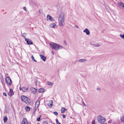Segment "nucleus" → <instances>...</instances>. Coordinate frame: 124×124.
<instances>
[{
  "mask_svg": "<svg viewBox=\"0 0 124 124\" xmlns=\"http://www.w3.org/2000/svg\"><path fill=\"white\" fill-rule=\"evenodd\" d=\"M50 46L52 49H54L56 51H58L59 49H63L62 46L53 42H51L49 43Z\"/></svg>",
  "mask_w": 124,
  "mask_h": 124,
  "instance_id": "f257e3e1",
  "label": "nucleus"
},
{
  "mask_svg": "<svg viewBox=\"0 0 124 124\" xmlns=\"http://www.w3.org/2000/svg\"><path fill=\"white\" fill-rule=\"evenodd\" d=\"M64 14L62 13L61 14L58 19L59 25L60 26H63L65 24Z\"/></svg>",
  "mask_w": 124,
  "mask_h": 124,
  "instance_id": "f03ea898",
  "label": "nucleus"
},
{
  "mask_svg": "<svg viewBox=\"0 0 124 124\" xmlns=\"http://www.w3.org/2000/svg\"><path fill=\"white\" fill-rule=\"evenodd\" d=\"M97 120L98 122L101 124H103L105 122V118L101 115L98 116Z\"/></svg>",
  "mask_w": 124,
  "mask_h": 124,
  "instance_id": "7ed1b4c3",
  "label": "nucleus"
},
{
  "mask_svg": "<svg viewBox=\"0 0 124 124\" xmlns=\"http://www.w3.org/2000/svg\"><path fill=\"white\" fill-rule=\"evenodd\" d=\"M21 99L22 101H23L26 104L29 103L30 100L26 96L24 95H22L21 96Z\"/></svg>",
  "mask_w": 124,
  "mask_h": 124,
  "instance_id": "20e7f679",
  "label": "nucleus"
},
{
  "mask_svg": "<svg viewBox=\"0 0 124 124\" xmlns=\"http://www.w3.org/2000/svg\"><path fill=\"white\" fill-rule=\"evenodd\" d=\"M6 82L9 85H10L11 84L12 81L10 78L8 77H7L6 78Z\"/></svg>",
  "mask_w": 124,
  "mask_h": 124,
  "instance_id": "39448f33",
  "label": "nucleus"
},
{
  "mask_svg": "<svg viewBox=\"0 0 124 124\" xmlns=\"http://www.w3.org/2000/svg\"><path fill=\"white\" fill-rule=\"evenodd\" d=\"M46 19L47 20V21L50 20L52 21H55L54 19L49 15H47Z\"/></svg>",
  "mask_w": 124,
  "mask_h": 124,
  "instance_id": "423d86ee",
  "label": "nucleus"
},
{
  "mask_svg": "<svg viewBox=\"0 0 124 124\" xmlns=\"http://www.w3.org/2000/svg\"><path fill=\"white\" fill-rule=\"evenodd\" d=\"M25 41L27 42L28 45H31L33 44V42L31 40L28 38H25Z\"/></svg>",
  "mask_w": 124,
  "mask_h": 124,
  "instance_id": "0eeeda50",
  "label": "nucleus"
},
{
  "mask_svg": "<svg viewBox=\"0 0 124 124\" xmlns=\"http://www.w3.org/2000/svg\"><path fill=\"white\" fill-rule=\"evenodd\" d=\"M19 89L20 90H21L23 92H26L28 89V88L24 87H22L21 88L20 87Z\"/></svg>",
  "mask_w": 124,
  "mask_h": 124,
  "instance_id": "6e6552de",
  "label": "nucleus"
},
{
  "mask_svg": "<svg viewBox=\"0 0 124 124\" xmlns=\"http://www.w3.org/2000/svg\"><path fill=\"white\" fill-rule=\"evenodd\" d=\"M14 93L13 92V90L12 89H10V91L9 92L8 95L9 96H12L14 94Z\"/></svg>",
  "mask_w": 124,
  "mask_h": 124,
  "instance_id": "1a4fd4ad",
  "label": "nucleus"
},
{
  "mask_svg": "<svg viewBox=\"0 0 124 124\" xmlns=\"http://www.w3.org/2000/svg\"><path fill=\"white\" fill-rule=\"evenodd\" d=\"M84 32L86 33V34L89 35L90 34V32L88 29L87 28H85L83 31Z\"/></svg>",
  "mask_w": 124,
  "mask_h": 124,
  "instance_id": "9d476101",
  "label": "nucleus"
},
{
  "mask_svg": "<svg viewBox=\"0 0 124 124\" xmlns=\"http://www.w3.org/2000/svg\"><path fill=\"white\" fill-rule=\"evenodd\" d=\"M31 91L32 92L34 93H35L37 91V90L34 88H32L31 89Z\"/></svg>",
  "mask_w": 124,
  "mask_h": 124,
  "instance_id": "9b49d317",
  "label": "nucleus"
},
{
  "mask_svg": "<svg viewBox=\"0 0 124 124\" xmlns=\"http://www.w3.org/2000/svg\"><path fill=\"white\" fill-rule=\"evenodd\" d=\"M40 56L41 59L43 61H46V57L44 55L42 54H41L40 55Z\"/></svg>",
  "mask_w": 124,
  "mask_h": 124,
  "instance_id": "f8f14e48",
  "label": "nucleus"
},
{
  "mask_svg": "<svg viewBox=\"0 0 124 124\" xmlns=\"http://www.w3.org/2000/svg\"><path fill=\"white\" fill-rule=\"evenodd\" d=\"M40 101L39 100H37L36 102L35 107L37 108H38L40 104Z\"/></svg>",
  "mask_w": 124,
  "mask_h": 124,
  "instance_id": "ddd939ff",
  "label": "nucleus"
},
{
  "mask_svg": "<svg viewBox=\"0 0 124 124\" xmlns=\"http://www.w3.org/2000/svg\"><path fill=\"white\" fill-rule=\"evenodd\" d=\"M27 121L26 119L25 118H23L22 120V124H25V122H27Z\"/></svg>",
  "mask_w": 124,
  "mask_h": 124,
  "instance_id": "4468645a",
  "label": "nucleus"
},
{
  "mask_svg": "<svg viewBox=\"0 0 124 124\" xmlns=\"http://www.w3.org/2000/svg\"><path fill=\"white\" fill-rule=\"evenodd\" d=\"M87 61V60L86 59H82L78 60V61L79 62H81L86 61Z\"/></svg>",
  "mask_w": 124,
  "mask_h": 124,
  "instance_id": "2eb2a0df",
  "label": "nucleus"
},
{
  "mask_svg": "<svg viewBox=\"0 0 124 124\" xmlns=\"http://www.w3.org/2000/svg\"><path fill=\"white\" fill-rule=\"evenodd\" d=\"M67 110V109L65 108H64L63 107H62L61 109V112L62 113H63L65 112V111H66Z\"/></svg>",
  "mask_w": 124,
  "mask_h": 124,
  "instance_id": "dca6fc26",
  "label": "nucleus"
},
{
  "mask_svg": "<svg viewBox=\"0 0 124 124\" xmlns=\"http://www.w3.org/2000/svg\"><path fill=\"white\" fill-rule=\"evenodd\" d=\"M45 89L43 88H40L39 90V93H42L45 91Z\"/></svg>",
  "mask_w": 124,
  "mask_h": 124,
  "instance_id": "f3484780",
  "label": "nucleus"
},
{
  "mask_svg": "<svg viewBox=\"0 0 124 124\" xmlns=\"http://www.w3.org/2000/svg\"><path fill=\"white\" fill-rule=\"evenodd\" d=\"M8 118L6 116H4L3 120L4 122L5 123L7 121Z\"/></svg>",
  "mask_w": 124,
  "mask_h": 124,
  "instance_id": "a211bd4d",
  "label": "nucleus"
},
{
  "mask_svg": "<svg viewBox=\"0 0 124 124\" xmlns=\"http://www.w3.org/2000/svg\"><path fill=\"white\" fill-rule=\"evenodd\" d=\"M26 35H27L26 33H23L21 34V36L22 37H24V38L25 40V38H25V37L26 36Z\"/></svg>",
  "mask_w": 124,
  "mask_h": 124,
  "instance_id": "6ab92c4d",
  "label": "nucleus"
},
{
  "mask_svg": "<svg viewBox=\"0 0 124 124\" xmlns=\"http://www.w3.org/2000/svg\"><path fill=\"white\" fill-rule=\"evenodd\" d=\"M55 25L56 24L54 23H53L51 24L50 26L51 28H54Z\"/></svg>",
  "mask_w": 124,
  "mask_h": 124,
  "instance_id": "aec40b11",
  "label": "nucleus"
},
{
  "mask_svg": "<svg viewBox=\"0 0 124 124\" xmlns=\"http://www.w3.org/2000/svg\"><path fill=\"white\" fill-rule=\"evenodd\" d=\"M120 120L122 122H124V116L121 117Z\"/></svg>",
  "mask_w": 124,
  "mask_h": 124,
  "instance_id": "412c9836",
  "label": "nucleus"
},
{
  "mask_svg": "<svg viewBox=\"0 0 124 124\" xmlns=\"http://www.w3.org/2000/svg\"><path fill=\"white\" fill-rule=\"evenodd\" d=\"M53 104V101H51V103H49L48 104V105L49 107H51L52 106Z\"/></svg>",
  "mask_w": 124,
  "mask_h": 124,
  "instance_id": "4be33fe9",
  "label": "nucleus"
},
{
  "mask_svg": "<svg viewBox=\"0 0 124 124\" xmlns=\"http://www.w3.org/2000/svg\"><path fill=\"white\" fill-rule=\"evenodd\" d=\"M25 109L27 111H29L30 110V108L28 106H27L25 108Z\"/></svg>",
  "mask_w": 124,
  "mask_h": 124,
  "instance_id": "5701e85b",
  "label": "nucleus"
},
{
  "mask_svg": "<svg viewBox=\"0 0 124 124\" xmlns=\"http://www.w3.org/2000/svg\"><path fill=\"white\" fill-rule=\"evenodd\" d=\"M31 58L32 59V60L35 62H37V61L35 59L34 57H33V55H32L31 56Z\"/></svg>",
  "mask_w": 124,
  "mask_h": 124,
  "instance_id": "b1692460",
  "label": "nucleus"
},
{
  "mask_svg": "<svg viewBox=\"0 0 124 124\" xmlns=\"http://www.w3.org/2000/svg\"><path fill=\"white\" fill-rule=\"evenodd\" d=\"M47 83L48 85H52L53 84V83L52 82L49 81H48Z\"/></svg>",
  "mask_w": 124,
  "mask_h": 124,
  "instance_id": "393cba45",
  "label": "nucleus"
},
{
  "mask_svg": "<svg viewBox=\"0 0 124 124\" xmlns=\"http://www.w3.org/2000/svg\"><path fill=\"white\" fill-rule=\"evenodd\" d=\"M120 37L122 39H124V33L123 34H121L120 35Z\"/></svg>",
  "mask_w": 124,
  "mask_h": 124,
  "instance_id": "a878e982",
  "label": "nucleus"
},
{
  "mask_svg": "<svg viewBox=\"0 0 124 124\" xmlns=\"http://www.w3.org/2000/svg\"><path fill=\"white\" fill-rule=\"evenodd\" d=\"M93 45L95 47H99L100 46V44H93Z\"/></svg>",
  "mask_w": 124,
  "mask_h": 124,
  "instance_id": "bb28decb",
  "label": "nucleus"
},
{
  "mask_svg": "<svg viewBox=\"0 0 124 124\" xmlns=\"http://www.w3.org/2000/svg\"><path fill=\"white\" fill-rule=\"evenodd\" d=\"M41 116H40L38 117V118H37V120L38 121H39L40 120V118L41 117Z\"/></svg>",
  "mask_w": 124,
  "mask_h": 124,
  "instance_id": "cd10ccee",
  "label": "nucleus"
},
{
  "mask_svg": "<svg viewBox=\"0 0 124 124\" xmlns=\"http://www.w3.org/2000/svg\"><path fill=\"white\" fill-rule=\"evenodd\" d=\"M56 122L57 124H61V123L59 122L57 119H56Z\"/></svg>",
  "mask_w": 124,
  "mask_h": 124,
  "instance_id": "c85d7f7f",
  "label": "nucleus"
},
{
  "mask_svg": "<svg viewBox=\"0 0 124 124\" xmlns=\"http://www.w3.org/2000/svg\"><path fill=\"white\" fill-rule=\"evenodd\" d=\"M54 114L56 115H58V113L56 112H54Z\"/></svg>",
  "mask_w": 124,
  "mask_h": 124,
  "instance_id": "c756f323",
  "label": "nucleus"
},
{
  "mask_svg": "<svg viewBox=\"0 0 124 124\" xmlns=\"http://www.w3.org/2000/svg\"><path fill=\"white\" fill-rule=\"evenodd\" d=\"M42 124H48L47 122L46 121H44L43 122V123Z\"/></svg>",
  "mask_w": 124,
  "mask_h": 124,
  "instance_id": "7c9ffc66",
  "label": "nucleus"
},
{
  "mask_svg": "<svg viewBox=\"0 0 124 124\" xmlns=\"http://www.w3.org/2000/svg\"><path fill=\"white\" fill-rule=\"evenodd\" d=\"M39 13L40 14H42V12L39 9Z\"/></svg>",
  "mask_w": 124,
  "mask_h": 124,
  "instance_id": "2f4dec72",
  "label": "nucleus"
},
{
  "mask_svg": "<svg viewBox=\"0 0 124 124\" xmlns=\"http://www.w3.org/2000/svg\"><path fill=\"white\" fill-rule=\"evenodd\" d=\"M95 121L94 120H93L92 121V124H95Z\"/></svg>",
  "mask_w": 124,
  "mask_h": 124,
  "instance_id": "473e14b6",
  "label": "nucleus"
},
{
  "mask_svg": "<svg viewBox=\"0 0 124 124\" xmlns=\"http://www.w3.org/2000/svg\"><path fill=\"white\" fill-rule=\"evenodd\" d=\"M3 95L4 96H7V94H6V93H3Z\"/></svg>",
  "mask_w": 124,
  "mask_h": 124,
  "instance_id": "72a5a7b5",
  "label": "nucleus"
},
{
  "mask_svg": "<svg viewBox=\"0 0 124 124\" xmlns=\"http://www.w3.org/2000/svg\"><path fill=\"white\" fill-rule=\"evenodd\" d=\"M23 9L26 11H27V9L25 7H24L23 8Z\"/></svg>",
  "mask_w": 124,
  "mask_h": 124,
  "instance_id": "f704fd0d",
  "label": "nucleus"
},
{
  "mask_svg": "<svg viewBox=\"0 0 124 124\" xmlns=\"http://www.w3.org/2000/svg\"><path fill=\"white\" fill-rule=\"evenodd\" d=\"M75 27L77 28H79V27H78V26L77 25H75Z\"/></svg>",
  "mask_w": 124,
  "mask_h": 124,
  "instance_id": "c9c22d12",
  "label": "nucleus"
},
{
  "mask_svg": "<svg viewBox=\"0 0 124 124\" xmlns=\"http://www.w3.org/2000/svg\"><path fill=\"white\" fill-rule=\"evenodd\" d=\"M82 101V102H83V104L84 105V106H86V105L85 104V103L83 101Z\"/></svg>",
  "mask_w": 124,
  "mask_h": 124,
  "instance_id": "e433bc0d",
  "label": "nucleus"
},
{
  "mask_svg": "<svg viewBox=\"0 0 124 124\" xmlns=\"http://www.w3.org/2000/svg\"><path fill=\"white\" fill-rule=\"evenodd\" d=\"M64 43L66 45H67L66 41H65L64 40Z\"/></svg>",
  "mask_w": 124,
  "mask_h": 124,
  "instance_id": "4c0bfd02",
  "label": "nucleus"
},
{
  "mask_svg": "<svg viewBox=\"0 0 124 124\" xmlns=\"http://www.w3.org/2000/svg\"><path fill=\"white\" fill-rule=\"evenodd\" d=\"M62 117L63 118H64L66 116L64 115H62Z\"/></svg>",
  "mask_w": 124,
  "mask_h": 124,
  "instance_id": "58836bf2",
  "label": "nucleus"
},
{
  "mask_svg": "<svg viewBox=\"0 0 124 124\" xmlns=\"http://www.w3.org/2000/svg\"><path fill=\"white\" fill-rule=\"evenodd\" d=\"M37 108L35 106V107L34 108V110H36L37 109V108Z\"/></svg>",
  "mask_w": 124,
  "mask_h": 124,
  "instance_id": "ea45409f",
  "label": "nucleus"
},
{
  "mask_svg": "<svg viewBox=\"0 0 124 124\" xmlns=\"http://www.w3.org/2000/svg\"><path fill=\"white\" fill-rule=\"evenodd\" d=\"M51 52H52V54L53 55L54 54V53L52 51H51Z\"/></svg>",
  "mask_w": 124,
  "mask_h": 124,
  "instance_id": "a19ab883",
  "label": "nucleus"
},
{
  "mask_svg": "<svg viewBox=\"0 0 124 124\" xmlns=\"http://www.w3.org/2000/svg\"><path fill=\"white\" fill-rule=\"evenodd\" d=\"M108 123H110V121H108Z\"/></svg>",
  "mask_w": 124,
  "mask_h": 124,
  "instance_id": "79ce46f5",
  "label": "nucleus"
},
{
  "mask_svg": "<svg viewBox=\"0 0 124 124\" xmlns=\"http://www.w3.org/2000/svg\"><path fill=\"white\" fill-rule=\"evenodd\" d=\"M37 124H40L39 123H38Z\"/></svg>",
  "mask_w": 124,
  "mask_h": 124,
  "instance_id": "37998d69",
  "label": "nucleus"
},
{
  "mask_svg": "<svg viewBox=\"0 0 124 124\" xmlns=\"http://www.w3.org/2000/svg\"><path fill=\"white\" fill-rule=\"evenodd\" d=\"M28 124V123H27V124Z\"/></svg>",
  "mask_w": 124,
  "mask_h": 124,
  "instance_id": "c03bdc74",
  "label": "nucleus"
}]
</instances>
